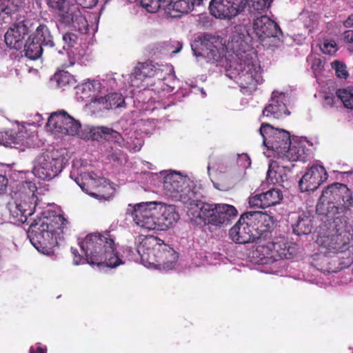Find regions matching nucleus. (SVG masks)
<instances>
[{
	"mask_svg": "<svg viewBox=\"0 0 353 353\" xmlns=\"http://www.w3.org/2000/svg\"><path fill=\"white\" fill-rule=\"evenodd\" d=\"M352 206V192L346 185L334 183L323 191L316 205V213L334 219V221L328 233L317 238L321 252L332 255L348 250L352 234L346 223L334 216L350 210Z\"/></svg>",
	"mask_w": 353,
	"mask_h": 353,
	"instance_id": "1",
	"label": "nucleus"
},
{
	"mask_svg": "<svg viewBox=\"0 0 353 353\" xmlns=\"http://www.w3.org/2000/svg\"><path fill=\"white\" fill-rule=\"evenodd\" d=\"M46 126L55 134L70 136L78 134L81 139L85 140L98 142L105 141L120 146L124 141L119 132L106 126H87L80 131V123L63 110L52 112L48 118Z\"/></svg>",
	"mask_w": 353,
	"mask_h": 353,
	"instance_id": "2",
	"label": "nucleus"
},
{
	"mask_svg": "<svg viewBox=\"0 0 353 353\" xmlns=\"http://www.w3.org/2000/svg\"><path fill=\"white\" fill-rule=\"evenodd\" d=\"M68 224L62 214L51 213L48 216L33 219L30 223L28 236L38 251L46 253L58 245Z\"/></svg>",
	"mask_w": 353,
	"mask_h": 353,
	"instance_id": "3",
	"label": "nucleus"
},
{
	"mask_svg": "<svg viewBox=\"0 0 353 353\" xmlns=\"http://www.w3.org/2000/svg\"><path fill=\"white\" fill-rule=\"evenodd\" d=\"M227 76L239 86L240 91L246 95L252 94L257 88L261 79V66L252 53L245 50H236L227 65Z\"/></svg>",
	"mask_w": 353,
	"mask_h": 353,
	"instance_id": "4",
	"label": "nucleus"
},
{
	"mask_svg": "<svg viewBox=\"0 0 353 353\" xmlns=\"http://www.w3.org/2000/svg\"><path fill=\"white\" fill-rule=\"evenodd\" d=\"M136 252L143 265L159 270H172L179 258L178 253L163 241L154 236H140Z\"/></svg>",
	"mask_w": 353,
	"mask_h": 353,
	"instance_id": "5",
	"label": "nucleus"
},
{
	"mask_svg": "<svg viewBox=\"0 0 353 353\" xmlns=\"http://www.w3.org/2000/svg\"><path fill=\"white\" fill-rule=\"evenodd\" d=\"M79 244L87 263L90 265L114 268L122 263L115 251L114 239L109 232L105 234L98 232L89 234Z\"/></svg>",
	"mask_w": 353,
	"mask_h": 353,
	"instance_id": "6",
	"label": "nucleus"
},
{
	"mask_svg": "<svg viewBox=\"0 0 353 353\" xmlns=\"http://www.w3.org/2000/svg\"><path fill=\"white\" fill-rule=\"evenodd\" d=\"M199 205L201 211H198L196 218L201 219L205 224L219 228L223 227L230 224L238 214L237 210L232 205L208 203Z\"/></svg>",
	"mask_w": 353,
	"mask_h": 353,
	"instance_id": "7",
	"label": "nucleus"
},
{
	"mask_svg": "<svg viewBox=\"0 0 353 353\" xmlns=\"http://www.w3.org/2000/svg\"><path fill=\"white\" fill-rule=\"evenodd\" d=\"M233 51L232 53L226 51V49L219 41V38L211 34H205L201 41V54L205 57L209 62L216 63L227 69V65H229L232 60V56L237 49L233 45Z\"/></svg>",
	"mask_w": 353,
	"mask_h": 353,
	"instance_id": "8",
	"label": "nucleus"
},
{
	"mask_svg": "<svg viewBox=\"0 0 353 353\" xmlns=\"http://www.w3.org/2000/svg\"><path fill=\"white\" fill-rule=\"evenodd\" d=\"M63 169V159L57 151L50 150L39 155L33 168L34 174L42 180H50Z\"/></svg>",
	"mask_w": 353,
	"mask_h": 353,
	"instance_id": "9",
	"label": "nucleus"
},
{
	"mask_svg": "<svg viewBox=\"0 0 353 353\" xmlns=\"http://www.w3.org/2000/svg\"><path fill=\"white\" fill-rule=\"evenodd\" d=\"M263 137V143L268 150L274 151L280 157L283 150L290 143V132L279 128H275L269 123H263L259 128Z\"/></svg>",
	"mask_w": 353,
	"mask_h": 353,
	"instance_id": "10",
	"label": "nucleus"
},
{
	"mask_svg": "<svg viewBox=\"0 0 353 353\" xmlns=\"http://www.w3.org/2000/svg\"><path fill=\"white\" fill-rule=\"evenodd\" d=\"M248 2L249 0H212L209 9L217 19H232L245 10Z\"/></svg>",
	"mask_w": 353,
	"mask_h": 353,
	"instance_id": "11",
	"label": "nucleus"
},
{
	"mask_svg": "<svg viewBox=\"0 0 353 353\" xmlns=\"http://www.w3.org/2000/svg\"><path fill=\"white\" fill-rule=\"evenodd\" d=\"M156 203H139L134 206L132 216L134 223L141 228L152 230L157 228L156 216L157 211L154 209Z\"/></svg>",
	"mask_w": 353,
	"mask_h": 353,
	"instance_id": "12",
	"label": "nucleus"
},
{
	"mask_svg": "<svg viewBox=\"0 0 353 353\" xmlns=\"http://www.w3.org/2000/svg\"><path fill=\"white\" fill-rule=\"evenodd\" d=\"M30 19L14 23L5 34V42L10 48L21 49L25 37L31 32Z\"/></svg>",
	"mask_w": 353,
	"mask_h": 353,
	"instance_id": "13",
	"label": "nucleus"
},
{
	"mask_svg": "<svg viewBox=\"0 0 353 353\" xmlns=\"http://www.w3.org/2000/svg\"><path fill=\"white\" fill-rule=\"evenodd\" d=\"M247 212L243 214L236 223L230 230V237L236 243L246 244L256 240L252 224L248 221Z\"/></svg>",
	"mask_w": 353,
	"mask_h": 353,
	"instance_id": "14",
	"label": "nucleus"
},
{
	"mask_svg": "<svg viewBox=\"0 0 353 353\" xmlns=\"http://www.w3.org/2000/svg\"><path fill=\"white\" fill-rule=\"evenodd\" d=\"M327 179V173L322 165L310 167L299 181V188L302 192L316 190Z\"/></svg>",
	"mask_w": 353,
	"mask_h": 353,
	"instance_id": "15",
	"label": "nucleus"
},
{
	"mask_svg": "<svg viewBox=\"0 0 353 353\" xmlns=\"http://www.w3.org/2000/svg\"><path fill=\"white\" fill-rule=\"evenodd\" d=\"M248 221L252 224L256 238H265L274 225L273 216L260 211L248 212Z\"/></svg>",
	"mask_w": 353,
	"mask_h": 353,
	"instance_id": "16",
	"label": "nucleus"
},
{
	"mask_svg": "<svg viewBox=\"0 0 353 353\" xmlns=\"http://www.w3.org/2000/svg\"><path fill=\"white\" fill-rule=\"evenodd\" d=\"M252 29L256 36L261 40L277 37L281 34L279 24L266 15H262L254 19Z\"/></svg>",
	"mask_w": 353,
	"mask_h": 353,
	"instance_id": "17",
	"label": "nucleus"
},
{
	"mask_svg": "<svg viewBox=\"0 0 353 353\" xmlns=\"http://www.w3.org/2000/svg\"><path fill=\"white\" fill-rule=\"evenodd\" d=\"M201 196L198 188L191 181V183H186L176 200H179L185 205H188V214H192L193 216L196 217L198 212H196L201 211V205L199 204L205 203L200 200Z\"/></svg>",
	"mask_w": 353,
	"mask_h": 353,
	"instance_id": "18",
	"label": "nucleus"
},
{
	"mask_svg": "<svg viewBox=\"0 0 353 353\" xmlns=\"http://www.w3.org/2000/svg\"><path fill=\"white\" fill-rule=\"evenodd\" d=\"M58 11L59 21L65 26L73 24L75 28L82 30L87 26V21L80 10L74 5L65 6Z\"/></svg>",
	"mask_w": 353,
	"mask_h": 353,
	"instance_id": "19",
	"label": "nucleus"
},
{
	"mask_svg": "<svg viewBox=\"0 0 353 353\" xmlns=\"http://www.w3.org/2000/svg\"><path fill=\"white\" fill-rule=\"evenodd\" d=\"M282 199V192L279 189L272 188L265 192L250 196L249 204L252 208H265L279 203Z\"/></svg>",
	"mask_w": 353,
	"mask_h": 353,
	"instance_id": "20",
	"label": "nucleus"
},
{
	"mask_svg": "<svg viewBox=\"0 0 353 353\" xmlns=\"http://www.w3.org/2000/svg\"><path fill=\"white\" fill-rule=\"evenodd\" d=\"M283 95H276L273 92L269 104L263 110L261 117L269 119H281L288 116L290 112L283 100Z\"/></svg>",
	"mask_w": 353,
	"mask_h": 353,
	"instance_id": "21",
	"label": "nucleus"
},
{
	"mask_svg": "<svg viewBox=\"0 0 353 353\" xmlns=\"http://www.w3.org/2000/svg\"><path fill=\"white\" fill-rule=\"evenodd\" d=\"M270 246L272 248L273 261L290 259L296 254V245L289 242L285 237L275 238Z\"/></svg>",
	"mask_w": 353,
	"mask_h": 353,
	"instance_id": "22",
	"label": "nucleus"
},
{
	"mask_svg": "<svg viewBox=\"0 0 353 353\" xmlns=\"http://www.w3.org/2000/svg\"><path fill=\"white\" fill-rule=\"evenodd\" d=\"M187 183H191V181L174 172L165 176L163 187L168 196L176 199Z\"/></svg>",
	"mask_w": 353,
	"mask_h": 353,
	"instance_id": "23",
	"label": "nucleus"
},
{
	"mask_svg": "<svg viewBox=\"0 0 353 353\" xmlns=\"http://www.w3.org/2000/svg\"><path fill=\"white\" fill-rule=\"evenodd\" d=\"M31 26V34L29 35L31 39H34L44 46H54L53 36L48 27L34 19H30Z\"/></svg>",
	"mask_w": 353,
	"mask_h": 353,
	"instance_id": "24",
	"label": "nucleus"
},
{
	"mask_svg": "<svg viewBox=\"0 0 353 353\" xmlns=\"http://www.w3.org/2000/svg\"><path fill=\"white\" fill-rule=\"evenodd\" d=\"M256 244L252 254L256 259V263H268L274 262L270 241H267L265 238H256Z\"/></svg>",
	"mask_w": 353,
	"mask_h": 353,
	"instance_id": "25",
	"label": "nucleus"
},
{
	"mask_svg": "<svg viewBox=\"0 0 353 353\" xmlns=\"http://www.w3.org/2000/svg\"><path fill=\"white\" fill-rule=\"evenodd\" d=\"M154 209L157 211L156 216L157 227L165 226L170 227L175 223L179 218V215L176 212L174 205H154Z\"/></svg>",
	"mask_w": 353,
	"mask_h": 353,
	"instance_id": "26",
	"label": "nucleus"
},
{
	"mask_svg": "<svg viewBox=\"0 0 353 353\" xmlns=\"http://www.w3.org/2000/svg\"><path fill=\"white\" fill-rule=\"evenodd\" d=\"M290 172V168L281 165L276 161H273L269 165L267 172V181L272 184L282 185L288 181V174Z\"/></svg>",
	"mask_w": 353,
	"mask_h": 353,
	"instance_id": "27",
	"label": "nucleus"
},
{
	"mask_svg": "<svg viewBox=\"0 0 353 353\" xmlns=\"http://www.w3.org/2000/svg\"><path fill=\"white\" fill-rule=\"evenodd\" d=\"M91 101L101 105L103 108L106 110L125 108L126 105L123 96L118 92L110 93L104 97H94V99H91Z\"/></svg>",
	"mask_w": 353,
	"mask_h": 353,
	"instance_id": "28",
	"label": "nucleus"
},
{
	"mask_svg": "<svg viewBox=\"0 0 353 353\" xmlns=\"http://www.w3.org/2000/svg\"><path fill=\"white\" fill-rule=\"evenodd\" d=\"M161 70L150 63H139L133 72L134 77L141 80L148 77L151 78L155 77L159 79H161Z\"/></svg>",
	"mask_w": 353,
	"mask_h": 353,
	"instance_id": "29",
	"label": "nucleus"
},
{
	"mask_svg": "<svg viewBox=\"0 0 353 353\" xmlns=\"http://www.w3.org/2000/svg\"><path fill=\"white\" fill-rule=\"evenodd\" d=\"M305 148L300 143H290L283 150L280 158L290 161H303L305 159Z\"/></svg>",
	"mask_w": 353,
	"mask_h": 353,
	"instance_id": "30",
	"label": "nucleus"
},
{
	"mask_svg": "<svg viewBox=\"0 0 353 353\" xmlns=\"http://www.w3.org/2000/svg\"><path fill=\"white\" fill-rule=\"evenodd\" d=\"M25 56L31 60H37L43 53V44L29 36L26 43H23Z\"/></svg>",
	"mask_w": 353,
	"mask_h": 353,
	"instance_id": "31",
	"label": "nucleus"
},
{
	"mask_svg": "<svg viewBox=\"0 0 353 353\" xmlns=\"http://www.w3.org/2000/svg\"><path fill=\"white\" fill-rule=\"evenodd\" d=\"M323 254H317L313 258L314 265V266L321 272H336L338 271L339 268L333 265L330 259L327 255H330V254H325L324 252H322Z\"/></svg>",
	"mask_w": 353,
	"mask_h": 353,
	"instance_id": "32",
	"label": "nucleus"
},
{
	"mask_svg": "<svg viewBox=\"0 0 353 353\" xmlns=\"http://www.w3.org/2000/svg\"><path fill=\"white\" fill-rule=\"evenodd\" d=\"M75 181L83 191L90 195L97 196L96 193L92 192V188L97 185V181L93 178L91 173H82L75 179Z\"/></svg>",
	"mask_w": 353,
	"mask_h": 353,
	"instance_id": "33",
	"label": "nucleus"
},
{
	"mask_svg": "<svg viewBox=\"0 0 353 353\" xmlns=\"http://www.w3.org/2000/svg\"><path fill=\"white\" fill-rule=\"evenodd\" d=\"M292 228L294 233L299 236L309 234L313 228L312 221L307 216H299Z\"/></svg>",
	"mask_w": 353,
	"mask_h": 353,
	"instance_id": "34",
	"label": "nucleus"
},
{
	"mask_svg": "<svg viewBox=\"0 0 353 353\" xmlns=\"http://www.w3.org/2000/svg\"><path fill=\"white\" fill-rule=\"evenodd\" d=\"M168 11H176L188 13L194 8V2L191 0H166Z\"/></svg>",
	"mask_w": 353,
	"mask_h": 353,
	"instance_id": "35",
	"label": "nucleus"
},
{
	"mask_svg": "<svg viewBox=\"0 0 353 353\" xmlns=\"http://www.w3.org/2000/svg\"><path fill=\"white\" fill-rule=\"evenodd\" d=\"M22 0H0V15L6 14L13 18L17 17V12L21 6Z\"/></svg>",
	"mask_w": 353,
	"mask_h": 353,
	"instance_id": "36",
	"label": "nucleus"
},
{
	"mask_svg": "<svg viewBox=\"0 0 353 353\" xmlns=\"http://www.w3.org/2000/svg\"><path fill=\"white\" fill-rule=\"evenodd\" d=\"M20 143L21 139L15 131L10 130L0 132V145L6 147L17 148Z\"/></svg>",
	"mask_w": 353,
	"mask_h": 353,
	"instance_id": "37",
	"label": "nucleus"
},
{
	"mask_svg": "<svg viewBox=\"0 0 353 353\" xmlns=\"http://www.w3.org/2000/svg\"><path fill=\"white\" fill-rule=\"evenodd\" d=\"M78 89L81 91V93L85 95V97L93 96L94 97L92 98V99H94V97H96L95 95L101 92V83L96 80L88 81L79 86Z\"/></svg>",
	"mask_w": 353,
	"mask_h": 353,
	"instance_id": "38",
	"label": "nucleus"
},
{
	"mask_svg": "<svg viewBox=\"0 0 353 353\" xmlns=\"http://www.w3.org/2000/svg\"><path fill=\"white\" fill-rule=\"evenodd\" d=\"M54 81L57 87L65 89L67 87H74L75 81L72 74L66 71H59L54 74Z\"/></svg>",
	"mask_w": 353,
	"mask_h": 353,
	"instance_id": "39",
	"label": "nucleus"
},
{
	"mask_svg": "<svg viewBox=\"0 0 353 353\" xmlns=\"http://www.w3.org/2000/svg\"><path fill=\"white\" fill-rule=\"evenodd\" d=\"M140 3L149 13H155L161 8L168 10L166 0H141Z\"/></svg>",
	"mask_w": 353,
	"mask_h": 353,
	"instance_id": "40",
	"label": "nucleus"
},
{
	"mask_svg": "<svg viewBox=\"0 0 353 353\" xmlns=\"http://www.w3.org/2000/svg\"><path fill=\"white\" fill-rule=\"evenodd\" d=\"M337 97L341 100L344 106L353 110V87H347L344 89H339L336 91Z\"/></svg>",
	"mask_w": 353,
	"mask_h": 353,
	"instance_id": "41",
	"label": "nucleus"
},
{
	"mask_svg": "<svg viewBox=\"0 0 353 353\" xmlns=\"http://www.w3.org/2000/svg\"><path fill=\"white\" fill-rule=\"evenodd\" d=\"M8 209L10 215L14 218L16 221L22 223H29L28 218L19 207L18 200L14 201L13 203H9Z\"/></svg>",
	"mask_w": 353,
	"mask_h": 353,
	"instance_id": "42",
	"label": "nucleus"
},
{
	"mask_svg": "<svg viewBox=\"0 0 353 353\" xmlns=\"http://www.w3.org/2000/svg\"><path fill=\"white\" fill-rule=\"evenodd\" d=\"M18 203L28 219L34 214L36 204L31 197L24 196L23 199L18 200Z\"/></svg>",
	"mask_w": 353,
	"mask_h": 353,
	"instance_id": "43",
	"label": "nucleus"
},
{
	"mask_svg": "<svg viewBox=\"0 0 353 353\" xmlns=\"http://www.w3.org/2000/svg\"><path fill=\"white\" fill-rule=\"evenodd\" d=\"M270 3L269 0H252L250 12L262 13L270 6Z\"/></svg>",
	"mask_w": 353,
	"mask_h": 353,
	"instance_id": "44",
	"label": "nucleus"
},
{
	"mask_svg": "<svg viewBox=\"0 0 353 353\" xmlns=\"http://www.w3.org/2000/svg\"><path fill=\"white\" fill-rule=\"evenodd\" d=\"M332 68L335 70V74L338 77L346 79L348 77L346 66L342 62L337 60L333 61L332 63Z\"/></svg>",
	"mask_w": 353,
	"mask_h": 353,
	"instance_id": "45",
	"label": "nucleus"
},
{
	"mask_svg": "<svg viewBox=\"0 0 353 353\" xmlns=\"http://www.w3.org/2000/svg\"><path fill=\"white\" fill-rule=\"evenodd\" d=\"M22 188L25 192V196H30L32 200H35L37 196H35V192L37 190L35 184L31 181H25L22 184Z\"/></svg>",
	"mask_w": 353,
	"mask_h": 353,
	"instance_id": "46",
	"label": "nucleus"
},
{
	"mask_svg": "<svg viewBox=\"0 0 353 353\" xmlns=\"http://www.w3.org/2000/svg\"><path fill=\"white\" fill-rule=\"evenodd\" d=\"M63 40L68 48H72L77 43L78 37L73 32H66L63 35Z\"/></svg>",
	"mask_w": 353,
	"mask_h": 353,
	"instance_id": "47",
	"label": "nucleus"
},
{
	"mask_svg": "<svg viewBox=\"0 0 353 353\" xmlns=\"http://www.w3.org/2000/svg\"><path fill=\"white\" fill-rule=\"evenodd\" d=\"M321 50L325 54H332L336 51V43L334 41H325Z\"/></svg>",
	"mask_w": 353,
	"mask_h": 353,
	"instance_id": "48",
	"label": "nucleus"
},
{
	"mask_svg": "<svg viewBox=\"0 0 353 353\" xmlns=\"http://www.w3.org/2000/svg\"><path fill=\"white\" fill-rule=\"evenodd\" d=\"M123 156V152L121 150H117L110 153L108 158L110 160L119 163L121 162Z\"/></svg>",
	"mask_w": 353,
	"mask_h": 353,
	"instance_id": "49",
	"label": "nucleus"
},
{
	"mask_svg": "<svg viewBox=\"0 0 353 353\" xmlns=\"http://www.w3.org/2000/svg\"><path fill=\"white\" fill-rule=\"evenodd\" d=\"M76 3L83 8H92L98 3V0H74Z\"/></svg>",
	"mask_w": 353,
	"mask_h": 353,
	"instance_id": "50",
	"label": "nucleus"
},
{
	"mask_svg": "<svg viewBox=\"0 0 353 353\" xmlns=\"http://www.w3.org/2000/svg\"><path fill=\"white\" fill-rule=\"evenodd\" d=\"M49 7L58 10L66 6L65 0H47Z\"/></svg>",
	"mask_w": 353,
	"mask_h": 353,
	"instance_id": "51",
	"label": "nucleus"
},
{
	"mask_svg": "<svg viewBox=\"0 0 353 353\" xmlns=\"http://www.w3.org/2000/svg\"><path fill=\"white\" fill-rule=\"evenodd\" d=\"M30 353H47L46 346L40 343H36L35 345L31 346Z\"/></svg>",
	"mask_w": 353,
	"mask_h": 353,
	"instance_id": "52",
	"label": "nucleus"
},
{
	"mask_svg": "<svg viewBox=\"0 0 353 353\" xmlns=\"http://www.w3.org/2000/svg\"><path fill=\"white\" fill-rule=\"evenodd\" d=\"M343 39L345 43H348L353 51V30H346L343 33Z\"/></svg>",
	"mask_w": 353,
	"mask_h": 353,
	"instance_id": "53",
	"label": "nucleus"
},
{
	"mask_svg": "<svg viewBox=\"0 0 353 353\" xmlns=\"http://www.w3.org/2000/svg\"><path fill=\"white\" fill-rule=\"evenodd\" d=\"M8 179L6 176L0 174V195L4 194L7 190Z\"/></svg>",
	"mask_w": 353,
	"mask_h": 353,
	"instance_id": "54",
	"label": "nucleus"
},
{
	"mask_svg": "<svg viewBox=\"0 0 353 353\" xmlns=\"http://www.w3.org/2000/svg\"><path fill=\"white\" fill-rule=\"evenodd\" d=\"M73 263L76 265H79L81 263H88L85 257L83 258L81 255H75V256L73 257Z\"/></svg>",
	"mask_w": 353,
	"mask_h": 353,
	"instance_id": "55",
	"label": "nucleus"
},
{
	"mask_svg": "<svg viewBox=\"0 0 353 353\" xmlns=\"http://www.w3.org/2000/svg\"><path fill=\"white\" fill-rule=\"evenodd\" d=\"M240 158L245 161L244 164L245 168H248L251 165V160L246 154H243L241 155Z\"/></svg>",
	"mask_w": 353,
	"mask_h": 353,
	"instance_id": "56",
	"label": "nucleus"
},
{
	"mask_svg": "<svg viewBox=\"0 0 353 353\" xmlns=\"http://www.w3.org/2000/svg\"><path fill=\"white\" fill-rule=\"evenodd\" d=\"M344 26L347 28L353 26V14L350 15L348 18L344 21Z\"/></svg>",
	"mask_w": 353,
	"mask_h": 353,
	"instance_id": "57",
	"label": "nucleus"
},
{
	"mask_svg": "<svg viewBox=\"0 0 353 353\" xmlns=\"http://www.w3.org/2000/svg\"><path fill=\"white\" fill-rule=\"evenodd\" d=\"M72 253L73 254V256H75V255H80L78 252V250L77 249H72Z\"/></svg>",
	"mask_w": 353,
	"mask_h": 353,
	"instance_id": "58",
	"label": "nucleus"
},
{
	"mask_svg": "<svg viewBox=\"0 0 353 353\" xmlns=\"http://www.w3.org/2000/svg\"><path fill=\"white\" fill-rule=\"evenodd\" d=\"M181 48H182V46H180L179 48H178L176 50H174L172 52L174 54H176V53L179 52L180 51V50L181 49Z\"/></svg>",
	"mask_w": 353,
	"mask_h": 353,
	"instance_id": "59",
	"label": "nucleus"
},
{
	"mask_svg": "<svg viewBox=\"0 0 353 353\" xmlns=\"http://www.w3.org/2000/svg\"><path fill=\"white\" fill-rule=\"evenodd\" d=\"M243 41H240V44H239V42H238V41H236V47L237 48V47H239V46H242V45H243Z\"/></svg>",
	"mask_w": 353,
	"mask_h": 353,
	"instance_id": "60",
	"label": "nucleus"
},
{
	"mask_svg": "<svg viewBox=\"0 0 353 353\" xmlns=\"http://www.w3.org/2000/svg\"><path fill=\"white\" fill-rule=\"evenodd\" d=\"M126 251L130 252H131V249L130 248H126Z\"/></svg>",
	"mask_w": 353,
	"mask_h": 353,
	"instance_id": "61",
	"label": "nucleus"
},
{
	"mask_svg": "<svg viewBox=\"0 0 353 353\" xmlns=\"http://www.w3.org/2000/svg\"><path fill=\"white\" fill-rule=\"evenodd\" d=\"M269 1L272 2V0H269Z\"/></svg>",
	"mask_w": 353,
	"mask_h": 353,
	"instance_id": "62",
	"label": "nucleus"
}]
</instances>
